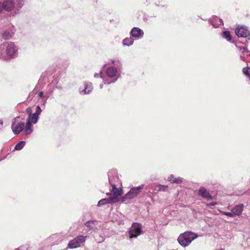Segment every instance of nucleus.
I'll list each match as a JSON object with an SVG mask.
<instances>
[{
  "label": "nucleus",
  "instance_id": "8",
  "mask_svg": "<svg viewBox=\"0 0 250 250\" xmlns=\"http://www.w3.org/2000/svg\"><path fill=\"white\" fill-rule=\"evenodd\" d=\"M235 32L239 38H246L250 34V32L248 28L243 26H238L236 28Z\"/></svg>",
  "mask_w": 250,
  "mask_h": 250
},
{
  "label": "nucleus",
  "instance_id": "47",
  "mask_svg": "<svg viewBox=\"0 0 250 250\" xmlns=\"http://www.w3.org/2000/svg\"><path fill=\"white\" fill-rule=\"evenodd\" d=\"M141 34H142V35H143V31H142Z\"/></svg>",
  "mask_w": 250,
  "mask_h": 250
},
{
  "label": "nucleus",
  "instance_id": "34",
  "mask_svg": "<svg viewBox=\"0 0 250 250\" xmlns=\"http://www.w3.org/2000/svg\"><path fill=\"white\" fill-rule=\"evenodd\" d=\"M26 112L29 116L32 114V109L30 107H28L26 109Z\"/></svg>",
  "mask_w": 250,
  "mask_h": 250
},
{
  "label": "nucleus",
  "instance_id": "37",
  "mask_svg": "<svg viewBox=\"0 0 250 250\" xmlns=\"http://www.w3.org/2000/svg\"><path fill=\"white\" fill-rule=\"evenodd\" d=\"M246 243L248 247H250V237L247 238L246 240Z\"/></svg>",
  "mask_w": 250,
  "mask_h": 250
},
{
  "label": "nucleus",
  "instance_id": "19",
  "mask_svg": "<svg viewBox=\"0 0 250 250\" xmlns=\"http://www.w3.org/2000/svg\"><path fill=\"white\" fill-rule=\"evenodd\" d=\"M39 119V116L34 113L28 116L27 121L33 123V124H36L38 122Z\"/></svg>",
  "mask_w": 250,
  "mask_h": 250
},
{
  "label": "nucleus",
  "instance_id": "23",
  "mask_svg": "<svg viewBox=\"0 0 250 250\" xmlns=\"http://www.w3.org/2000/svg\"><path fill=\"white\" fill-rule=\"evenodd\" d=\"M221 37L227 40L228 42H230L231 41V37L229 31H225L221 33Z\"/></svg>",
  "mask_w": 250,
  "mask_h": 250
},
{
  "label": "nucleus",
  "instance_id": "2",
  "mask_svg": "<svg viewBox=\"0 0 250 250\" xmlns=\"http://www.w3.org/2000/svg\"><path fill=\"white\" fill-rule=\"evenodd\" d=\"M197 237V234L194 232L186 231L181 234L179 236L177 240L180 245L183 247H186L188 246Z\"/></svg>",
  "mask_w": 250,
  "mask_h": 250
},
{
  "label": "nucleus",
  "instance_id": "20",
  "mask_svg": "<svg viewBox=\"0 0 250 250\" xmlns=\"http://www.w3.org/2000/svg\"><path fill=\"white\" fill-rule=\"evenodd\" d=\"M134 40L131 37L129 38H126L123 41V45L124 46H130L133 44Z\"/></svg>",
  "mask_w": 250,
  "mask_h": 250
},
{
  "label": "nucleus",
  "instance_id": "28",
  "mask_svg": "<svg viewBox=\"0 0 250 250\" xmlns=\"http://www.w3.org/2000/svg\"><path fill=\"white\" fill-rule=\"evenodd\" d=\"M243 73L245 76H247L249 80H250V67L248 66L244 67L243 68Z\"/></svg>",
  "mask_w": 250,
  "mask_h": 250
},
{
  "label": "nucleus",
  "instance_id": "33",
  "mask_svg": "<svg viewBox=\"0 0 250 250\" xmlns=\"http://www.w3.org/2000/svg\"><path fill=\"white\" fill-rule=\"evenodd\" d=\"M222 213L223 214L228 216L229 217H234V215L232 211L231 212H226V211H222Z\"/></svg>",
  "mask_w": 250,
  "mask_h": 250
},
{
  "label": "nucleus",
  "instance_id": "1",
  "mask_svg": "<svg viewBox=\"0 0 250 250\" xmlns=\"http://www.w3.org/2000/svg\"><path fill=\"white\" fill-rule=\"evenodd\" d=\"M18 54V47L13 42H6L0 45V59H14Z\"/></svg>",
  "mask_w": 250,
  "mask_h": 250
},
{
  "label": "nucleus",
  "instance_id": "9",
  "mask_svg": "<svg viewBox=\"0 0 250 250\" xmlns=\"http://www.w3.org/2000/svg\"><path fill=\"white\" fill-rule=\"evenodd\" d=\"M119 185H110L112 187L110 189L112 193V196L111 197H115L118 200V202L121 201V198H119V196L122 195L123 194V189L121 188H117V186Z\"/></svg>",
  "mask_w": 250,
  "mask_h": 250
},
{
  "label": "nucleus",
  "instance_id": "11",
  "mask_svg": "<svg viewBox=\"0 0 250 250\" xmlns=\"http://www.w3.org/2000/svg\"><path fill=\"white\" fill-rule=\"evenodd\" d=\"M4 10L10 12L15 7V2L13 0H4L3 1Z\"/></svg>",
  "mask_w": 250,
  "mask_h": 250
},
{
  "label": "nucleus",
  "instance_id": "38",
  "mask_svg": "<svg viewBox=\"0 0 250 250\" xmlns=\"http://www.w3.org/2000/svg\"><path fill=\"white\" fill-rule=\"evenodd\" d=\"M236 47L241 52L243 51V49H245L246 47H241L238 46L237 44H236Z\"/></svg>",
  "mask_w": 250,
  "mask_h": 250
},
{
  "label": "nucleus",
  "instance_id": "4",
  "mask_svg": "<svg viewBox=\"0 0 250 250\" xmlns=\"http://www.w3.org/2000/svg\"><path fill=\"white\" fill-rule=\"evenodd\" d=\"M108 182L110 185H120L121 182L116 169H111L107 172Z\"/></svg>",
  "mask_w": 250,
  "mask_h": 250
},
{
  "label": "nucleus",
  "instance_id": "24",
  "mask_svg": "<svg viewBox=\"0 0 250 250\" xmlns=\"http://www.w3.org/2000/svg\"><path fill=\"white\" fill-rule=\"evenodd\" d=\"M25 141H21L19 142L14 147V150H20L23 148L25 145Z\"/></svg>",
  "mask_w": 250,
  "mask_h": 250
},
{
  "label": "nucleus",
  "instance_id": "16",
  "mask_svg": "<svg viewBox=\"0 0 250 250\" xmlns=\"http://www.w3.org/2000/svg\"><path fill=\"white\" fill-rule=\"evenodd\" d=\"M244 205L242 204L236 205L231 209V211L233 213L234 216L235 215H239L242 213L243 210Z\"/></svg>",
  "mask_w": 250,
  "mask_h": 250
},
{
  "label": "nucleus",
  "instance_id": "36",
  "mask_svg": "<svg viewBox=\"0 0 250 250\" xmlns=\"http://www.w3.org/2000/svg\"><path fill=\"white\" fill-rule=\"evenodd\" d=\"M4 10L3 2H0V13H1Z\"/></svg>",
  "mask_w": 250,
  "mask_h": 250
},
{
  "label": "nucleus",
  "instance_id": "43",
  "mask_svg": "<svg viewBox=\"0 0 250 250\" xmlns=\"http://www.w3.org/2000/svg\"><path fill=\"white\" fill-rule=\"evenodd\" d=\"M56 87L57 88H58V89H61V87L58 86V85H56Z\"/></svg>",
  "mask_w": 250,
  "mask_h": 250
},
{
  "label": "nucleus",
  "instance_id": "22",
  "mask_svg": "<svg viewBox=\"0 0 250 250\" xmlns=\"http://www.w3.org/2000/svg\"><path fill=\"white\" fill-rule=\"evenodd\" d=\"M250 55V51L246 47L245 49H243L240 55V59L243 61H245V58L246 56Z\"/></svg>",
  "mask_w": 250,
  "mask_h": 250
},
{
  "label": "nucleus",
  "instance_id": "44",
  "mask_svg": "<svg viewBox=\"0 0 250 250\" xmlns=\"http://www.w3.org/2000/svg\"><path fill=\"white\" fill-rule=\"evenodd\" d=\"M211 205L212 206H214L216 205V203H213L211 204Z\"/></svg>",
  "mask_w": 250,
  "mask_h": 250
},
{
  "label": "nucleus",
  "instance_id": "15",
  "mask_svg": "<svg viewBox=\"0 0 250 250\" xmlns=\"http://www.w3.org/2000/svg\"><path fill=\"white\" fill-rule=\"evenodd\" d=\"M130 35L135 40L139 39L141 36V29L138 27H133L130 32Z\"/></svg>",
  "mask_w": 250,
  "mask_h": 250
},
{
  "label": "nucleus",
  "instance_id": "14",
  "mask_svg": "<svg viewBox=\"0 0 250 250\" xmlns=\"http://www.w3.org/2000/svg\"><path fill=\"white\" fill-rule=\"evenodd\" d=\"M199 195L208 200H211L212 199V196L210 195L208 191L204 187H201L199 189Z\"/></svg>",
  "mask_w": 250,
  "mask_h": 250
},
{
  "label": "nucleus",
  "instance_id": "12",
  "mask_svg": "<svg viewBox=\"0 0 250 250\" xmlns=\"http://www.w3.org/2000/svg\"><path fill=\"white\" fill-rule=\"evenodd\" d=\"M209 22L215 28L218 27L219 26L223 25V21L216 16L212 17L209 20Z\"/></svg>",
  "mask_w": 250,
  "mask_h": 250
},
{
  "label": "nucleus",
  "instance_id": "48",
  "mask_svg": "<svg viewBox=\"0 0 250 250\" xmlns=\"http://www.w3.org/2000/svg\"><path fill=\"white\" fill-rule=\"evenodd\" d=\"M4 158L2 159L3 160ZM2 160V159H0V162Z\"/></svg>",
  "mask_w": 250,
  "mask_h": 250
},
{
  "label": "nucleus",
  "instance_id": "21",
  "mask_svg": "<svg viewBox=\"0 0 250 250\" xmlns=\"http://www.w3.org/2000/svg\"><path fill=\"white\" fill-rule=\"evenodd\" d=\"M13 33L9 31H4L1 33L2 38L5 40H8L11 38Z\"/></svg>",
  "mask_w": 250,
  "mask_h": 250
},
{
  "label": "nucleus",
  "instance_id": "35",
  "mask_svg": "<svg viewBox=\"0 0 250 250\" xmlns=\"http://www.w3.org/2000/svg\"><path fill=\"white\" fill-rule=\"evenodd\" d=\"M94 77L95 78H99V77H100L102 79H103V76L101 74V73H96L95 74H94Z\"/></svg>",
  "mask_w": 250,
  "mask_h": 250
},
{
  "label": "nucleus",
  "instance_id": "46",
  "mask_svg": "<svg viewBox=\"0 0 250 250\" xmlns=\"http://www.w3.org/2000/svg\"><path fill=\"white\" fill-rule=\"evenodd\" d=\"M247 40H249V41H250V38H248L247 39Z\"/></svg>",
  "mask_w": 250,
  "mask_h": 250
},
{
  "label": "nucleus",
  "instance_id": "49",
  "mask_svg": "<svg viewBox=\"0 0 250 250\" xmlns=\"http://www.w3.org/2000/svg\"><path fill=\"white\" fill-rule=\"evenodd\" d=\"M1 17V16L0 15V18Z\"/></svg>",
  "mask_w": 250,
  "mask_h": 250
},
{
  "label": "nucleus",
  "instance_id": "39",
  "mask_svg": "<svg viewBox=\"0 0 250 250\" xmlns=\"http://www.w3.org/2000/svg\"><path fill=\"white\" fill-rule=\"evenodd\" d=\"M23 4H21V3H18V8L20 9L22 7Z\"/></svg>",
  "mask_w": 250,
  "mask_h": 250
},
{
  "label": "nucleus",
  "instance_id": "25",
  "mask_svg": "<svg viewBox=\"0 0 250 250\" xmlns=\"http://www.w3.org/2000/svg\"><path fill=\"white\" fill-rule=\"evenodd\" d=\"M70 249H75L80 247V244L77 241H75V239L71 240L68 245Z\"/></svg>",
  "mask_w": 250,
  "mask_h": 250
},
{
  "label": "nucleus",
  "instance_id": "41",
  "mask_svg": "<svg viewBox=\"0 0 250 250\" xmlns=\"http://www.w3.org/2000/svg\"><path fill=\"white\" fill-rule=\"evenodd\" d=\"M115 62H116V61L115 60H112L111 63L112 64H115V65H117V66H118L117 64H115Z\"/></svg>",
  "mask_w": 250,
  "mask_h": 250
},
{
  "label": "nucleus",
  "instance_id": "27",
  "mask_svg": "<svg viewBox=\"0 0 250 250\" xmlns=\"http://www.w3.org/2000/svg\"><path fill=\"white\" fill-rule=\"evenodd\" d=\"M86 236L83 235H79L75 238V241H77L79 244L84 242L85 241Z\"/></svg>",
  "mask_w": 250,
  "mask_h": 250
},
{
  "label": "nucleus",
  "instance_id": "7",
  "mask_svg": "<svg viewBox=\"0 0 250 250\" xmlns=\"http://www.w3.org/2000/svg\"><path fill=\"white\" fill-rule=\"evenodd\" d=\"M118 69H119V66L117 67L115 66H109L107 68L105 73L109 78H116L119 76L120 77V74L118 73Z\"/></svg>",
  "mask_w": 250,
  "mask_h": 250
},
{
  "label": "nucleus",
  "instance_id": "31",
  "mask_svg": "<svg viewBox=\"0 0 250 250\" xmlns=\"http://www.w3.org/2000/svg\"><path fill=\"white\" fill-rule=\"evenodd\" d=\"M42 111V110L40 106L39 105H38L36 106V112H35V113H36V114L38 115L39 116V115L41 114Z\"/></svg>",
  "mask_w": 250,
  "mask_h": 250
},
{
  "label": "nucleus",
  "instance_id": "10",
  "mask_svg": "<svg viewBox=\"0 0 250 250\" xmlns=\"http://www.w3.org/2000/svg\"><path fill=\"white\" fill-rule=\"evenodd\" d=\"M118 202V200L115 197H109L108 198H104L100 200L98 203L97 206L98 207L102 205H104L108 204H113Z\"/></svg>",
  "mask_w": 250,
  "mask_h": 250
},
{
  "label": "nucleus",
  "instance_id": "3",
  "mask_svg": "<svg viewBox=\"0 0 250 250\" xmlns=\"http://www.w3.org/2000/svg\"><path fill=\"white\" fill-rule=\"evenodd\" d=\"M141 193V186L131 188L130 190L121 198V202H123L127 199L135 197Z\"/></svg>",
  "mask_w": 250,
  "mask_h": 250
},
{
  "label": "nucleus",
  "instance_id": "5",
  "mask_svg": "<svg viewBox=\"0 0 250 250\" xmlns=\"http://www.w3.org/2000/svg\"><path fill=\"white\" fill-rule=\"evenodd\" d=\"M130 238H136L141 234V224L133 223L128 230Z\"/></svg>",
  "mask_w": 250,
  "mask_h": 250
},
{
  "label": "nucleus",
  "instance_id": "6",
  "mask_svg": "<svg viewBox=\"0 0 250 250\" xmlns=\"http://www.w3.org/2000/svg\"><path fill=\"white\" fill-rule=\"evenodd\" d=\"M19 119H20V117H17L12 120L11 128L12 131L15 135L19 134L23 130L24 128V124L22 122H19L16 125V122Z\"/></svg>",
  "mask_w": 250,
  "mask_h": 250
},
{
  "label": "nucleus",
  "instance_id": "42",
  "mask_svg": "<svg viewBox=\"0 0 250 250\" xmlns=\"http://www.w3.org/2000/svg\"><path fill=\"white\" fill-rule=\"evenodd\" d=\"M103 87V84H100V89H102Z\"/></svg>",
  "mask_w": 250,
  "mask_h": 250
},
{
  "label": "nucleus",
  "instance_id": "30",
  "mask_svg": "<svg viewBox=\"0 0 250 250\" xmlns=\"http://www.w3.org/2000/svg\"><path fill=\"white\" fill-rule=\"evenodd\" d=\"M118 78H119V76L112 81H109L108 80H105V79H104V78L103 79L104 84H110L111 83H114L118 80Z\"/></svg>",
  "mask_w": 250,
  "mask_h": 250
},
{
  "label": "nucleus",
  "instance_id": "29",
  "mask_svg": "<svg viewBox=\"0 0 250 250\" xmlns=\"http://www.w3.org/2000/svg\"><path fill=\"white\" fill-rule=\"evenodd\" d=\"M167 188L168 186L166 185H158L156 186V189L159 191H165Z\"/></svg>",
  "mask_w": 250,
  "mask_h": 250
},
{
  "label": "nucleus",
  "instance_id": "18",
  "mask_svg": "<svg viewBox=\"0 0 250 250\" xmlns=\"http://www.w3.org/2000/svg\"><path fill=\"white\" fill-rule=\"evenodd\" d=\"M32 123H30L27 121L25 126L24 125V133L25 135L30 134L33 132V127Z\"/></svg>",
  "mask_w": 250,
  "mask_h": 250
},
{
  "label": "nucleus",
  "instance_id": "32",
  "mask_svg": "<svg viewBox=\"0 0 250 250\" xmlns=\"http://www.w3.org/2000/svg\"><path fill=\"white\" fill-rule=\"evenodd\" d=\"M38 96L41 98H45V100L44 101V103L46 102V101L47 100V99L49 98V96H44V94L42 91H41L39 93Z\"/></svg>",
  "mask_w": 250,
  "mask_h": 250
},
{
  "label": "nucleus",
  "instance_id": "17",
  "mask_svg": "<svg viewBox=\"0 0 250 250\" xmlns=\"http://www.w3.org/2000/svg\"><path fill=\"white\" fill-rule=\"evenodd\" d=\"M168 181L173 184H179L183 182V178L180 177H175L173 174H171L167 179Z\"/></svg>",
  "mask_w": 250,
  "mask_h": 250
},
{
  "label": "nucleus",
  "instance_id": "40",
  "mask_svg": "<svg viewBox=\"0 0 250 250\" xmlns=\"http://www.w3.org/2000/svg\"><path fill=\"white\" fill-rule=\"evenodd\" d=\"M106 195L107 196H109V197H111V196H112V193H110V192H107V193H106Z\"/></svg>",
  "mask_w": 250,
  "mask_h": 250
},
{
  "label": "nucleus",
  "instance_id": "13",
  "mask_svg": "<svg viewBox=\"0 0 250 250\" xmlns=\"http://www.w3.org/2000/svg\"><path fill=\"white\" fill-rule=\"evenodd\" d=\"M84 88L80 91L81 94L85 95L90 93L93 89L92 84L89 82H85L84 83Z\"/></svg>",
  "mask_w": 250,
  "mask_h": 250
},
{
  "label": "nucleus",
  "instance_id": "45",
  "mask_svg": "<svg viewBox=\"0 0 250 250\" xmlns=\"http://www.w3.org/2000/svg\"><path fill=\"white\" fill-rule=\"evenodd\" d=\"M98 0H94V1H95L96 3H97Z\"/></svg>",
  "mask_w": 250,
  "mask_h": 250
},
{
  "label": "nucleus",
  "instance_id": "26",
  "mask_svg": "<svg viewBox=\"0 0 250 250\" xmlns=\"http://www.w3.org/2000/svg\"><path fill=\"white\" fill-rule=\"evenodd\" d=\"M96 221L95 220H89L86 222L84 224L85 226L88 228L89 230H93L94 227L92 225H95Z\"/></svg>",
  "mask_w": 250,
  "mask_h": 250
}]
</instances>
